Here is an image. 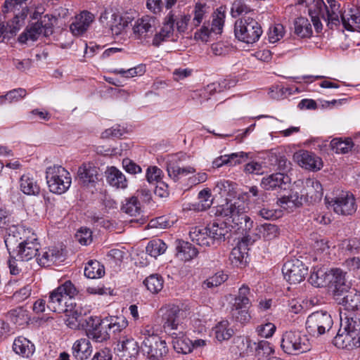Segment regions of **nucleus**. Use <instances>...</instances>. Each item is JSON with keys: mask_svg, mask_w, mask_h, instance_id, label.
<instances>
[{"mask_svg": "<svg viewBox=\"0 0 360 360\" xmlns=\"http://www.w3.org/2000/svg\"><path fill=\"white\" fill-rule=\"evenodd\" d=\"M307 271V268L298 259L288 261L282 268L285 279L291 284H297L302 281Z\"/></svg>", "mask_w": 360, "mask_h": 360, "instance_id": "dca6fc26", "label": "nucleus"}, {"mask_svg": "<svg viewBox=\"0 0 360 360\" xmlns=\"http://www.w3.org/2000/svg\"><path fill=\"white\" fill-rule=\"evenodd\" d=\"M107 321L109 330L114 333L122 332L128 326V321L123 316H111Z\"/></svg>", "mask_w": 360, "mask_h": 360, "instance_id": "864d4df0", "label": "nucleus"}, {"mask_svg": "<svg viewBox=\"0 0 360 360\" xmlns=\"http://www.w3.org/2000/svg\"><path fill=\"white\" fill-rule=\"evenodd\" d=\"M105 176L107 183L116 189H125L128 186L125 175L115 167H108Z\"/></svg>", "mask_w": 360, "mask_h": 360, "instance_id": "a878e982", "label": "nucleus"}, {"mask_svg": "<svg viewBox=\"0 0 360 360\" xmlns=\"http://www.w3.org/2000/svg\"><path fill=\"white\" fill-rule=\"evenodd\" d=\"M34 233L30 229H26L21 224L12 225L8 230L4 239V243L10 255L11 250H14L22 240H26L33 236Z\"/></svg>", "mask_w": 360, "mask_h": 360, "instance_id": "2eb2a0df", "label": "nucleus"}, {"mask_svg": "<svg viewBox=\"0 0 360 360\" xmlns=\"http://www.w3.org/2000/svg\"><path fill=\"white\" fill-rule=\"evenodd\" d=\"M329 283L334 288L336 295H342L348 288L346 284L345 273L340 269H333L329 271Z\"/></svg>", "mask_w": 360, "mask_h": 360, "instance_id": "cd10ccee", "label": "nucleus"}, {"mask_svg": "<svg viewBox=\"0 0 360 360\" xmlns=\"http://www.w3.org/2000/svg\"><path fill=\"white\" fill-rule=\"evenodd\" d=\"M179 160L180 158L178 155H172L168 158L166 162L168 176L175 182L195 172V168L191 166L181 167L179 165Z\"/></svg>", "mask_w": 360, "mask_h": 360, "instance_id": "412c9836", "label": "nucleus"}, {"mask_svg": "<svg viewBox=\"0 0 360 360\" xmlns=\"http://www.w3.org/2000/svg\"><path fill=\"white\" fill-rule=\"evenodd\" d=\"M329 272L325 269L314 268L311 272L309 281L315 287H323L328 284Z\"/></svg>", "mask_w": 360, "mask_h": 360, "instance_id": "37998d69", "label": "nucleus"}, {"mask_svg": "<svg viewBox=\"0 0 360 360\" xmlns=\"http://www.w3.org/2000/svg\"><path fill=\"white\" fill-rule=\"evenodd\" d=\"M77 290L70 281H65L50 292L46 307L49 310L63 313L67 309L66 306L73 301L77 295Z\"/></svg>", "mask_w": 360, "mask_h": 360, "instance_id": "39448f33", "label": "nucleus"}, {"mask_svg": "<svg viewBox=\"0 0 360 360\" xmlns=\"http://www.w3.org/2000/svg\"><path fill=\"white\" fill-rule=\"evenodd\" d=\"M173 336V347L178 353L187 354L191 352V341L184 337L182 331L179 333L174 332Z\"/></svg>", "mask_w": 360, "mask_h": 360, "instance_id": "4c0bfd02", "label": "nucleus"}, {"mask_svg": "<svg viewBox=\"0 0 360 360\" xmlns=\"http://www.w3.org/2000/svg\"><path fill=\"white\" fill-rule=\"evenodd\" d=\"M216 338L221 342L227 340L233 335V331L229 328V322L227 321H221L219 322L213 328Z\"/></svg>", "mask_w": 360, "mask_h": 360, "instance_id": "49530a36", "label": "nucleus"}, {"mask_svg": "<svg viewBox=\"0 0 360 360\" xmlns=\"http://www.w3.org/2000/svg\"><path fill=\"white\" fill-rule=\"evenodd\" d=\"M144 284L152 293H158L162 289L164 281L160 275L153 274L145 279Z\"/></svg>", "mask_w": 360, "mask_h": 360, "instance_id": "8fccbe9b", "label": "nucleus"}, {"mask_svg": "<svg viewBox=\"0 0 360 360\" xmlns=\"http://www.w3.org/2000/svg\"><path fill=\"white\" fill-rule=\"evenodd\" d=\"M53 17L44 15L40 20L30 23L19 35L18 41L21 44H28L36 41L41 36H49L53 32Z\"/></svg>", "mask_w": 360, "mask_h": 360, "instance_id": "423d86ee", "label": "nucleus"}, {"mask_svg": "<svg viewBox=\"0 0 360 360\" xmlns=\"http://www.w3.org/2000/svg\"><path fill=\"white\" fill-rule=\"evenodd\" d=\"M198 199L200 205H198V210H204L210 207L212 204L211 191L209 188H205L198 193Z\"/></svg>", "mask_w": 360, "mask_h": 360, "instance_id": "680f3d73", "label": "nucleus"}, {"mask_svg": "<svg viewBox=\"0 0 360 360\" xmlns=\"http://www.w3.org/2000/svg\"><path fill=\"white\" fill-rule=\"evenodd\" d=\"M333 326V319L326 311L311 313L307 319L306 329L314 336H319L328 331Z\"/></svg>", "mask_w": 360, "mask_h": 360, "instance_id": "9b49d317", "label": "nucleus"}, {"mask_svg": "<svg viewBox=\"0 0 360 360\" xmlns=\"http://www.w3.org/2000/svg\"><path fill=\"white\" fill-rule=\"evenodd\" d=\"M247 257L246 245L240 243L232 249L229 259L233 265L238 266L246 262Z\"/></svg>", "mask_w": 360, "mask_h": 360, "instance_id": "a19ab883", "label": "nucleus"}, {"mask_svg": "<svg viewBox=\"0 0 360 360\" xmlns=\"http://www.w3.org/2000/svg\"><path fill=\"white\" fill-rule=\"evenodd\" d=\"M206 13V6L205 4H196L194 9L192 25L195 27H198L205 18Z\"/></svg>", "mask_w": 360, "mask_h": 360, "instance_id": "338daca9", "label": "nucleus"}, {"mask_svg": "<svg viewBox=\"0 0 360 360\" xmlns=\"http://www.w3.org/2000/svg\"><path fill=\"white\" fill-rule=\"evenodd\" d=\"M226 14L221 8L217 9L212 15L211 30L213 34H220L223 31Z\"/></svg>", "mask_w": 360, "mask_h": 360, "instance_id": "de8ad7c7", "label": "nucleus"}, {"mask_svg": "<svg viewBox=\"0 0 360 360\" xmlns=\"http://www.w3.org/2000/svg\"><path fill=\"white\" fill-rule=\"evenodd\" d=\"M117 349L122 352V356L126 359L134 357L139 353L137 342L131 338L123 337L117 344Z\"/></svg>", "mask_w": 360, "mask_h": 360, "instance_id": "c85d7f7f", "label": "nucleus"}, {"mask_svg": "<svg viewBox=\"0 0 360 360\" xmlns=\"http://www.w3.org/2000/svg\"><path fill=\"white\" fill-rule=\"evenodd\" d=\"M190 15L177 9L171 10L165 16L162 25L155 32L151 44L158 47L165 41H175L178 39L174 26L177 32L183 33L188 27Z\"/></svg>", "mask_w": 360, "mask_h": 360, "instance_id": "f257e3e1", "label": "nucleus"}, {"mask_svg": "<svg viewBox=\"0 0 360 360\" xmlns=\"http://www.w3.org/2000/svg\"><path fill=\"white\" fill-rule=\"evenodd\" d=\"M13 349L16 354L27 358L34 353V346L27 338L19 337L14 340Z\"/></svg>", "mask_w": 360, "mask_h": 360, "instance_id": "f704fd0d", "label": "nucleus"}, {"mask_svg": "<svg viewBox=\"0 0 360 360\" xmlns=\"http://www.w3.org/2000/svg\"><path fill=\"white\" fill-rule=\"evenodd\" d=\"M39 249V243L34 234L27 240L20 241V243L11 250V254L20 261H29L37 255Z\"/></svg>", "mask_w": 360, "mask_h": 360, "instance_id": "f3484780", "label": "nucleus"}, {"mask_svg": "<svg viewBox=\"0 0 360 360\" xmlns=\"http://www.w3.org/2000/svg\"><path fill=\"white\" fill-rule=\"evenodd\" d=\"M27 94L26 90L22 88H18L11 90L4 96H0V103L4 104L6 100L10 103L17 102L25 97Z\"/></svg>", "mask_w": 360, "mask_h": 360, "instance_id": "6e6d98bb", "label": "nucleus"}, {"mask_svg": "<svg viewBox=\"0 0 360 360\" xmlns=\"http://www.w3.org/2000/svg\"><path fill=\"white\" fill-rule=\"evenodd\" d=\"M177 257L183 261H189L197 256L198 251L188 242L179 241L176 247Z\"/></svg>", "mask_w": 360, "mask_h": 360, "instance_id": "e433bc0d", "label": "nucleus"}, {"mask_svg": "<svg viewBox=\"0 0 360 360\" xmlns=\"http://www.w3.org/2000/svg\"><path fill=\"white\" fill-rule=\"evenodd\" d=\"M122 210L130 217H138L142 212L141 203L137 196H131L125 199Z\"/></svg>", "mask_w": 360, "mask_h": 360, "instance_id": "ea45409f", "label": "nucleus"}, {"mask_svg": "<svg viewBox=\"0 0 360 360\" xmlns=\"http://www.w3.org/2000/svg\"><path fill=\"white\" fill-rule=\"evenodd\" d=\"M8 316L10 320L18 326H23L27 323L30 320L27 311L22 307L11 310Z\"/></svg>", "mask_w": 360, "mask_h": 360, "instance_id": "3c124183", "label": "nucleus"}, {"mask_svg": "<svg viewBox=\"0 0 360 360\" xmlns=\"http://www.w3.org/2000/svg\"><path fill=\"white\" fill-rule=\"evenodd\" d=\"M227 233L224 223H212L207 226L192 227L189 231L190 239L199 246L203 248L214 246L216 243L225 238Z\"/></svg>", "mask_w": 360, "mask_h": 360, "instance_id": "20e7f679", "label": "nucleus"}, {"mask_svg": "<svg viewBox=\"0 0 360 360\" xmlns=\"http://www.w3.org/2000/svg\"><path fill=\"white\" fill-rule=\"evenodd\" d=\"M331 149L336 153L345 154L353 148V142L351 139L335 138L330 143Z\"/></svg>", "mask_w": 360, "mask_h": 360, "instance_id": "c03bdc74", "label": "nucleus"}, {"mask_svg": "<svg viewBox=\"0 0 360 360\" xmlns=\"http://www.w3.org/2000/svg\"><path fill=\"white\" fill-rule=\"evenodd\" d=\"M342 22L346 30L360 32V8L356 6L347 8L342 14Z\"/></svg>", "mask_w": 360, "mask_h": 360, "instance_id": "b1692460", "label": "nucleus"}, {"mask_svg": "<svg viewBox=\"0 0 360 360\" xmlns=\"http://www.w3.org/2000/svg\"><path fill=\"white\" fill-rule=\"evenodd\" d=\"M290 181L288 175L278 172L264 177L261 181V186L265 190H273L276 188L285 189Z\"/></svg>", "mask_w": 360, "mask_h": 360, "instance_id": "bb28decb", "label": "nucleus"}, {"mask_svg": "<svg viewBox=\"0 0 360 360\" xmlns=\"http://www.w3.org/2000/svg\"><path fill=\"white\" fill-rule=\"evenodd\" d=\"M159 20L153 15H143L136 19L133 25L132 30L134 37L139 40H146L156 30Z\"/></svg>", "mask_w": 360, "mask_h": 360, "instance_id": "4468645a", "label": "nucleus"}, {"mask_svg": "<svg viewBox=\"0 0 360 360\" xmlns=\"http://www.w3.org/2000/svg\"><path fill=\"white\" fill-rule=\"evenodd\" d=\"M72 349L73 356L79 360L88 359L92 353L90 341L86 338L77 340L73 344Z\"/></svg>", "mask_w": 360, "mask_h": 360, "instance_id": "473e14b6", "label": "nucleus"}, {"mask_svg": "<svg viewBox=\"0 0 360 360\" xmlns=\"http://www.w3.org/2000/svg\"><path fill=\"white\" fill-rule=\"evenodd\" d=\"M104 274V266L98 261L89 262L84 268V275L91 279L101 278Z\"/></svg>", "mask_w": 360, "mask_h": 360, "instance_id": "a18cd8bd", "label": "nucleus"}, {"mask_svg": "<svg viewBox=\"0 0 360 360\" xmlns=\"http://www.w3.org/2000/svg\"><path fill=\"white\" fill-rule=\"evenodd\" d=\"M234 34L239 41L253 44L260 38L262 29L257 20L248 17L236 20Z\"/></svg>", "mask_w": 360, "mask_h": 360, "instance_id": "6e6552de", "label": "nucleus"}, {"mask_svg": "<svg viewBox=\"0 0 360 360\" xmlns=\"http://www.w3.org/2000/svg\"><path fill=\"white\" fill-rule=\"evenodd\" d=\"M95 15L88 11H83L75 17V21L70 25V30L75 36L84 34L94 21Z\"/></svg>", "mask_w": 360, "mask_h": 360, "instance_id": "393cba45", "label": "nucleus"}, {"mask_svg": "<svg viewBox=\"0 0 360 360\" xmlns=\"http://www.w3.org/2000/svg\"><path fill=\"white\" fill-rule=\"evenodd\" d=\"M62 257L61 252L56 248H44L37 258L38 264L42 266H49Z\"/></svg>", "mask_w": 360, "mask_h": 360, "instance_id": "7c9ffc66", "label": "nucleus"}, {"mask_svg": "<svg viewBox=\"0 0 360 360\" xmlns=\"http://www.w3.org/2000/svg\"><path fill=\"white\" fill-rule=\"evenodd\" d=\"M334 345L342 349H352L360 347V318L356 315L340 314V328L333 340Z\"/></svg>", "mask_w": 360, "mask_h": 360, "instance_id": "7ed1b4c3", "label": "nucleus"}, {"mask_svg": "<svg viewBox=\"0 0 360 360\" xmlns=\"http://www.w3.org/2000/svg\"><path fill=\"white\" fill-rule=\"evenodd\" d=\"M89 338H91L98 342H102L107 340L110 338L109 333L107 330L102 328L101 326L98 328H94L93 330H90L88 332Z\"/></svg>", "mask_w": 360, "mask_h": 360, "instance_id": "0e129e2a", "label": "nucleus"}, {"mask_svg": "<svg viewBox=\"0 0 360 360\" xmlns=\"http://www.w3.org/2000/svg\"><path fill=\"white\" fill-rule=\"evenodd\" d=\"M248 307V306H240L239 308L233 304L232 314L236 321L244 323L248 322L251 319V316Z\"/></svg>", "mask_w": 360, "mask_h": 360, "instance_id": "13d9d810", "label": "nucleus"}, {"mask_svg": "<svg viewBox=\"0 0 360 360\" xmlns=\"http://www.w3.org/2000/svg\"><path fill=\"white\" fill-rule=\"evenodd\" d=\"M294 33L300 38H309L313 34L311 25L309 20L304 17H299L295 19Z\"/></svg>", "mask_w": 360, "mask_h": 360, "instance_id": "72a5a7b5", "label": "nucleus"}, {"mask_svg": "<svg viewBox=\"0 0 360 360\" xmlns=\"http://www.w3.org/2000/svg\"><path fill=\"white\" fill-rule=\"evenodd\" d=\"M20 191L28 195H37L40 192L37 181L30 174H23L20 179Z\"/></svg>", "mask_w": 360, "mask_h": 360, "instance_id": "2f4dec72", "label": "nucleus"}, {"mask_svg": "<svg viewBox=\"0 0 360 360\" xmlns=\"http://www.w3.org/2000/svg\"><path fill=\"white\" fill-rule=\"evenodd\" d=\"M325 200L328 207L339 215H352L357 210L356 198L349 191H342L333 198L326 197Z\"/></svg>", "mask_w": 360, "mask_h": 360, "instance_id": "9d476101", "label": "nucleus"}, {"mask_svg": "<svg viewBox=\"0 0 360 360\" xmlns=\"http://www.w3.org/2000/svg\"><path fill=\"white\" fill-rule=\"evenodd\" d=\"M341 304L347 309H358L360 308V291L355 288L347 291L346 295L342 298Z\"/></svg>", "mask_w": 360, "mask_h": 360, "instance_id": "58836bf2", "label": "nucleus"}, {"mask_svg": "<svg viewBox=\"0 0 360 360\" xmlns=\"http://www.w3.org/2000/svg\"><path fill=\"white\" fill-rule=\"evenodd\" d=\"M248 198V193H244L233 201H227L218 210L220 215L226 217L229 223H232L238 230L245 232L253 227V221L247 215L248 204L245 200Z\"/></svg>", "mask_w": 360, "mask_h": 360, "instance_id": "f03ea898", "label": "nucleus"}, {"mask_svg": "<svg viewBox=\"0 0 360 360\" xmlns=\"http://www.w3.org/2000/svg\"><path fill=\"white\" fill-rule=\"evenodd\" d=\"M250 295V288L248 285L243 284L238 289V292L235 297L233 305L239 308L240 306H249L251 303L248 297Z\"/></svg>", "mask_w": 360, "mask_h": 360, "instance_id": "5fc2aeb1", "label": "nucleus"}, {"mask_svg": "<svg viewBox=\"0 0 360 360\" xmlns=\"http://www.w3.org/2000/svg\"><path fill=\"white\" fill-rule=\"evenodd\" d=\"M99 21L103 26L108 27L113 35L122 34L128 25V22L120 15L108 11L101 14Z\"/></svg>", "mask_w": 360, "mask_h": 360, "instance_id": "a211bd4d", "label": "nucleus"}, {"mask_svg": "<svg viewBox=\"0 0 360 360\" xmlns=\"http://www.w3.org/2000/svg\"><path fill=\"white\" fill-rule=\"evenodd\" d=\"M277 204L284 210L292 209L301 204L297 193H292L288 195L283 196L277 201Z\"/></svg>", "mask_w": 360, "mask_h": 360, "instance_id": "603ef678", "label": "nucleus"}, {"mask_svg": "<svg viewBox=\"0 0 360 360\" xmlns=\"http://www.w3.org/2000/svg\"><path fill=\"white\" fill-rule=\"evenodd\" d=\"M285 33L284 27L281 24H276L269 27L268 32V39L270 43L274 44L281 39Z\"/></svg>", "mask_w": 360, "mask_h": 360, "instance_id": "052dcab7", "label": "nucleus"}, {"mask_svg": "<svg viewBox=\"0 0 360 360\" xmlns=\"http://www.w3.org/2000/svg\"><path fill=\"white\" fill-rule=\"evenodd\" d=\"M294 159L300 166L309 170L317 171L321 169L323 166L320 158L306 150H301L295 153Z\"/></svg>", "mask_w": 360, "mask_h": 360, "instance_id": "4be33fe9", "label": "nucleus"}, {"mask_svg": "<svg viewBox=\"0 0 360 360\" xmlns=\"http://www.w3.org/2000/svg\"><path fill=\"white\" fill-rule=\"evenodd\" d=\"M227 275L223 272H217L212 276L209 277L202 283L203 288H211L217 287L227 280Z\"/></svg>", "mask_w": 360, "mask_h": 360, "instance_id": "bf43d9fd", "label": "nucleus"}, {"mask_svg": "<svg viewBox=\"0 0 360 360\" xmlns=\"http://www.w3.org/2000/svg\"><path fill=\"white\" fill-rule=\"evenodd\" d=\"M162 176V171L156 166L148 167L146 170V179L149 183H160Z\"/></svg>", "mask_w": 360, "mask_h": 360, "instance_id": "774afa93", "label": "nucleus"}, {"mask_svg": "<svg viewBox=\"0 0 360 360\" xmlns=\"http://www.w3.org/2000/svg\"><path fill=\"white\" fill-rule=\"evenodd\" d=\"M166 243L160 239H155L150 241L146 246V252L156 258L160 255H162L167 250Z\"/></svg>", "mask_w": 360, "mask_h": 360, "instance_id": "09e8293b", "label": "nucleus"}, {"mask_svg": "<svg viewBox=\"0 0 360 360\" xmlns=\"http://www.w3.org/2000/svg\"><path fill=\"white\" fill-rule=\"evenodd\" d=\"M143 350L152 360H160L168 352L166 342L155 334L144 338Z\"/></svg>", "mask_w": 360, "mask_h": 360, "instance_id": "ddd939ff", "label": "nucleus"}, {"mask_svg": "<svg viewBox=\"0 0 360 360\" xmlns=\"http://www.w3.org/2000/svg\"><path fill=\"white\" fill-rule=\"evenodd\" d=\"M46 179L49 191L56 194L65 193L71 186L70 174L63 167L53 165L46 168Z\"/></svg>", "mask_w": 360, "mask_h": 360, "instance_id": "0eeeda50", "label": "nucleus"}, {"mask_svg": "<svg viewBox=\"0 0 360 360\" xmlns=\"http://www.w3.org/2000/svg\"><path fill=\"white\" fill-rule=\"evenodd\" d=\"M327 4H324V9L320 10L321 18L327 23L328 27L333 28L337 26L342 20V13L340 9V5L335 0H326Z\"/></svg>", "mask_w": 360, "mask_h": 360, "instance_id": "6ab92c4d", "label": "nucleus"}, {"mask_svg": "<svg viewBox=\"0 0 360 360\" xmlns=\"http://www.w3.org/2000/svg\"><path fill=\"white\" fill-rule=\"evenodd\" d=\"M188 312L186 309L173 305L166 309L162 315L163 328L166 332L172 330L181 331Z\"/></svg>", "mask_w": 360, "mask_h": 360, "instance_id": "f8f14e48", "label": "nucleus"}, {"mask_svg": "<svg viewBox=\"0 0 360 360\" xmlns=\"http://www.w3.org/2000/svg\"><path fill=\"white\" fill-rule=\"evenodd\" d=\"M257 236L259 238L265 240H271L276 238L280 234V229L278 226L272 224H264L256 229Z\"/></svg>", "mask_w": 360, "mask_h": 360, "instance_id": "c9c22d12", "label": "nucleus"}, {"mask_svg": "<svg viewBox=\"0 0 360 360\" xmlns=\"http://www.w3.org/2000/svg\"><path fill=\"white\" fill-rule=\"evenodd\" d=\"M234 345L233 351H235L236 354L245 356L252 352L253 342L248 337L239 336L235 338Z\"/></svg>", "mask_w": 360, "mask_h": 360, "instance_id": "79ce46f5", "label": "nucleus"}, {"mask_svg": "<svg viewBox=\"0 0 360 360\" xmlns=\"http://www.w3.org/2000/svg\"><path fill=\"white\" fill-rule=\"evenodd\" d=\"M115 73L122 75L126 78H131L138 75H142L145 72L143 65H139L135 68L124 70L122 68L116 69Z\"/></svg>", "mask_w": 360, "mask_h": 360, "instance_id": "69168bd1", "label": "nucleus"}, {"mask_svg": "<svg viewBox=\"0 0 360 360\" xmlns=\"http://www.w3.org/2000/svg\"><path fill=\"white\" fill-rule=\"evenodd\" d=\"M302 196H305L310 202L319 201L323 196V191L321 183L315 179H307L302 181Z\"/></svg>", "mask_w": 360, "mask_h": 360, "instance_id": "5701e85b", "label": "nucleus"}, {"mask_svg": "<svg viewBox=\"0 0 360 360\" xmlns=\"http://www.w3.org/2000/svg\"><path fill=\"white\" fill-rule=\"evenodd\" d=\"M213 32L210 28L209 23H203L202 27L194 33V39L202 42H207L212 37Z\"/></svg>", "mask_w": 360, "mask_h": 360, "instance_id": "e2e57ef3", "label": "nucleus"}, {"mask_svg": "<svg viewBox=\"0 0 360 360\" xmlns=\"http://www.w3.org/2000/svg\"><path fill=\"white\" fill-rule=\"evenodd\" d=\"M236 184L226 179L218 181L214 188V192L219 194L221 198H225L226 202L231 200V198L235 197L236 194Z\"/></svg>", "mask_w": 360, "mask_h": 360, "instance_id": "c756f323", "label": "nucleus"}, {"mask_svg": "<svg viewBox=\"0 0 360 360\" xmlns=\"http://www.w3.org/2000/svg\"><path fill=\"white\" fill-rule=\"evenodd\" d=\"M98 168L92 162L83 163L77 170L79 182L84 187H94L98 179Z\"/></svg>", "mask_w": 360, "mask_h": 360, "instance_id": "aec40b11", "label": "nucleus"}, {"mask_svg": "<svg viewBox=\"0 0 360 360\" xmlns=\"http://www.w3.org/2000/svg\"><path fill=\"white\" fill-rule=\"evenodd\" d=\"M281 348L288 354L298 355L311 349V344L307 335L298 331H287L282 337Z\"/></svg>", "mask_w": 360, "mask_h": 360, "instance_id": "1a4fd4ad", "label": "nucleus"}, {"mask_svg": "<svg viewBox=\"0 0 360 360\" xmlns=\"http://www.w3.org/2000/svg\"><path fill=\"white\" fill-rule=\"evenodd\" d=\"M66 307L68 310L63 312L65 314V316H71L75 319L77 318V321L83 323V316L86 314V311H84L81 307L77 306L74 300L68 304Z\"/></svg>", "mask_w": 360, "mask_h": 360, "instance_id": "4d7b16f0", "label": "nucleus"}]
</instances>
